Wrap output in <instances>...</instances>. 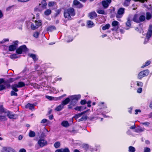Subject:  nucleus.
Returning a JSON list of instances; mask_svg holds the SVG:
<instances>
[{
    "label": "nucleus",
    "instance_id": "38",
    "mask_svg": "<svg viewBox=\"0 0 152 152\" xmlns=\"http://www.w3.org/2000/svg\"><path fill=\"white\" fill-rule=\"evenodd\" d=\"M126 25L127 26L130 27L131 26V21L130 18L129 17L127 18V21L126 23Z\"/></svg>",
    "mask_w": 152,
    "mask_h": 152
},
{
    "label": "nucleus",
    "instance_id": "17",
    "mask_svg": "<svg viewBox=\"0 0 152 152\" xmlns=\"http://www.w3.org/2000/svg\"><path fill=\"white\" fill-rule=\"evenodd\" d=\"M86 113H87V111H84L80 113L76 114L74 116V118L76 119H77L80 117L82 115Z\"/></svg>",
    "mask_w": 152,
    "mask_h": 152
},
{
    "label": "nucleus",
    "instance_id": "18",
    "mask_svg": "<svg viewBox=\"0 0 152 152\" xmlns=\"http://www.w3.org/2000/svg\"><path fill=\"white\" fill-rule=\"evenodd\" d=\"M16 46L15 45H12L9 46V50L10 51H14L16 48Z\"/></svg>",
    "mask_w": 152,
    "mask_h": 152
},
{
    "label": "nucleus",
    "instance_id": "36",
    "mask_svg": "<svg viewBox=\"0 0 152 152\" xmlns=\"http://www.w3.org/2000/svg\"><path fill=\"white\" fill-rule=\"evenodd\" d=\"M97 12L99 14H103V15H105V14L104 11L103 10H97Z\"/></svg>",
    "mask_w": 152,
    "mask_h": 152
},
{
    "label": "nucleus",
    "instance_id": "44",
    "mask_svg": "<svg viewBox=\"0 0 152 152\" xmlns=\"http://www.w3.org/2000/svg\"><path fill=\"white\" fill-rule=\"evenodd\" d=\"M16 92L12 91L11 92V96H18V94L17 93L15 92Z\"/></svg>",
    "mask_w": 152,
    "mask_h": 152
},
{
    "label": "nucleus",
    "instance_id": "26",
    "mask_svg": "<svg viewBox=\"0 0 152 152\" xmlns=\"http://www.w3.org/2000/svg\"><path fill=\"white\" fill-rule=\"evenodd\" d=\"M132 20L134 22L139 23V18H138L137 15H134Z\"/></svg>",
    "mask_w": 152,
    "mask_h": 152
},
{
    "label": "nucleus",
    "instance_id": "23",
    "mask_svg": "<svg viewBox=\"0 0 152 152\" xmlns=\"http://www.w3.org/2000/svg\"><path fill=\"white\" fill-rule=\"evenodd\" d=\"M145 130V129L144 128H142L140 127H138L137 128H136L135 129V132H141L143 131H144Z\"/></svg>",
    "mask_w": 152,
    "mask_h": 152
},
{
    "label": "nucleus",
    "instance_id": "62",
    "mask_svg": "<svg viewBox=\"0 0 152 152\" xmlns=\"http://www.w3.org/2000/svg\"><path fill=\"white\" fill-rule=\"evenodd\" d=\"M80 107H79V106H77L75 107L74 109L76 110L80 111L81 110Z\"/></svg>",
    "mask_w": 152,
    "mask_h": 152
},
{
    "label": "nucleus",
    "instance_id": "43",
    "mask_svg": "<svg viewBox=\"0 0 152 152\" xmlns=\"http://www.w3.org/2000/svg\"><path fill=\"white\" fill-rule=\"evenodd\" d=\"M151 37H148L147 36V35L146 34V38H145V41H144V44H146V43H147L149 40V38H150Z\"/></svg>",
    "mask_w": 152,
    "mask_h": 152
},
{
    "label": "nucleus",
    "instance_id": "27",
    "mask_svg": "<svg viewBox=\"0 0 152 152\" xmlns=\"http://www.w3.org/2000/svg\"><path fill=\"white\" fill-rule=\"evenodd\" d=\"M87 25L89 28H91L94 26L93 22L91 20H88L87 21Z\"/></svg>",
    "mask_w": 152,
    "mask_h": 152
},
{
    "label": "nucleus",
    "instance_id": "41",
    "mask_svg": "<svg viewBox=\"0 0 152 152\" xmlns=\"http://www.w3.org/2000/svg\"><path fill=\"white\" fill-rule=\"evenodd\" d=\"M6 88V86L5 85H0V91L4 90Z\"/></svg>",
    "mask_w": 152,
    "mask_h": 152
},
{
    "label": "nucleus",
    "instance_id": "54",
    "mask_svg": "<svg viewBox=\"0 0 152 152\" xmlns=\"http://www.w3.org/2000/svg\"><path fill=\"white\" fill-rule=\"evenodd\" d=\"M39 35V33L38 32H35L34 34V36L36 38H38Z\"/></svg>",
    "mask_w": 152,
    "mask_h": 152
},
{
    "label": "nucleus",
    "instance_id": "12",
    "mask_svg": "<svg viewBox=\"0 0 152 152\" xmlns=\"http://www.w3.org/2000/svg\"><path fill=\"white\" fill-rule=\"evenodd\" d=\"M35 106V105L34 104L28 103L25 106V107L26 108H29L31 110H33L34 109V106Z\"/></svg>",
    "mask_w": 152,
    "mask_h": 152
},
{
    "label": "nucleus",
    "instance_id": "45",
    "mask_svg": "<svg viewBox=\"0 0 152 152\" xmlns=\"http://www.w3.org/2000/svg\"><path fill=\"white\" fill-rule=\"evenodd\" d=\"M151 150L150 148L148 147H145L144 148V152H150Z\"/></svg>",
    "mask_w": 152,
    "mask_h": 152
},
{
    "label": "nucleus",
    "instance_id": "30",
    "mask_svg": "<svg viewBox=\"0 0 152 152\" xmlns=\"http://www.w3.org/2000/svg\"><path fill=\"white\" fill-rule=\"evenodd\" d=\"M110 26L109 24H107L105 25L102 28V29L103 30H105L108 29L110 27Z\"/></svg>",
    "mask_w": 152,
    "mask_h": 152
},
{
    "label": "nucleus",
    "instance_id": "51",
    "mask_svg": "<svg viewBox=\"0 0 152 152\" xmlns=\"http://www.w3.org/2000/svg\"><path fill=\"white\" fill-rule=\"evenodd\" d=\"M83 147L86 150H87L88 148V145L87 144H84L83 145Z\"/></svg>",
    "mask_w": 152,
    "mask_h": 152
},
{
    "label": "nucleus",
    "instance_id": "58",
    "mask_svg": "<svg viewBox=\"0 0 152 152\" xmlns=\"http://www.w3.org/2000/svg\"><path fill=\"white\" fill-rule=\"evenodd\" d=\"M137 85L138 86H143V83L140 82H137Z\"/></svg>",
    "mask_w": 152,
    "mask_h": 152
},
{
    "label": "nucleus",
    "instance_id": "60",
    "mask_svg": "<svg viewBox=\"0 0 152 152\" xmlns=\"http://www.w3.org/2000/svg\"><path fill=\"white\" fill-rule=\"evenodd\" d=\"M18 41H15L13 42V43H14V44L13 45H15V46H16V48L18 46Z\"/></svg>",
    "mask_w": 152,
    "mask_h": 152
},
{
    "label": "nucleus",
    "instance_id": "56",
    "mask_svg": "<svg viewBox=\"0 0 152 152\" xmlns=\"http://www.w3.org/2000/svg\"><path fill=\"white\" fill-rule=\"evenodd\" d=\"M9 39H4L2 41L0 42V43L2 44L6 42L9 41Z\"/></svg>",
    "mask_w": 152,
    "mask_h": 152
},
{
    "label": "nucleus",
    "instance_id": "35",
    "mask_svg": "<svg viewBox=\"0 0 152 152\" xmlns=\"http://www.w3.org/2000/svg\"><path fill=\"white\" fill-rule=\"evenodd\" d=\"M51 12V11L50 10H47L44 12V14L48 16L50 15Z\"/></svg>",
    "mask_w": 152,
    "mask_h": 152
},
{
    "label": "nucleus",
    "instance_id": "4",
    "mask_svg": "<svg viewBox=\"0 0 152 152\" xmlns=\"http://www.w3.org/2000/svg\"><path fill=\"white\" fill-rule=\"evenodd\" d=\"M149 73V71L148 70L142 71L139 73L138 75V78L139 79H141L143 77L148 75Z\"/></svg>",
    "mask_w": 152,
    "mask_h": 152
},
{
    "label": "nucleus",
    "instance_id": "19",
    "mask_svg": "<svg viewBox=\"0 0 152 152\" xmlns=\"http://www.w3.org/2000/svg\"><path fill=\"white\" fill-rule=\"evenodd\" d=\"M61 125L65 127H68L69 126V123L66 121H63L61 123Z\"/></svg>",
    "mask_w": 152,
    "mask_h": 152
},
{
    "label": "nucleus",
    "instance_id": "55",
    "mask_svg": "<svg viewBox=\"0 0 152 152\" xmlns=\"http://www.w3.org/2000/svg\"><path fill=\"white\" fill-rule=\"evenodd\" d=\"M80 104L82 105H84L86 103V100H83L81 101Z\"/></svg>",
    "mask_w": 152,
    "mask_h": 152
},
{
    "label": "nucleus",
    "instance_id": "50",
    "mask_svg": "<svg viewBox=\"0 0 152 152\" xmlns=\"http://www.w3.org/2000/svg\"><path fill=\"white\" fill-rule=\"evenodd\" d=\"M55 3L54 2L51 1L48 4V5L49 7H52L54 6Z\"/></svg>",
    "mask_w": 152,
    "mask_h": 152
},
{
    "label": "nucleus",
    "instance_id": "63",
    "mask_svg": "<svg viewBox=\"0 0 152 152\" xmlns=\"http://www.w3.org/2000/svg\"><path fill=\"white\" fill-rule=\"evenodd\" d=\"M14 80H15L14 79V78H11L9 79L8 80V82L11 83V82H13L14 81Z\"/></svg>",
    "mask_w": 152,
    "mask_h": 152
},
{
    "label": "nucleus",
    "instance_id": "49",
    "mask_svg": "<svg viewBox=\"0 0 152 152\" xmlns=\"http://www.w3.org/2000/svg\"><path fill=\"white\" fill-rule=\"evenodd\" d=\"M129 2H127V1H126L125 0V1L123 5L124 6H128L129 4Z\"/></svg>",
    "mask_w": 152,
    "mask_h": 152
},
{
    "label": "nucleus",
    "instance_id": "28",
    "mask_svg": "<svg viewBox=\"0 0 152 152\" xmlns=\"http://www.w3.org/2000/svg\"><path fill=\"white\" fill-rule=\"evenodd\" d=\"M35 25L37 26V27L38 28L42 25V21L41 20H39L38 21H35Z\"/></svg>",
    "mask_w": 152,
    "mask_h": 152
},
{
    "label": "nucleus",
    "instance_id": "10",
    "mask_svg": "<svg viewBox=\"0 0 152 152\" xmlns=\"http://www.w3.org/2000/svg\"><path fill=\"white\" fill-rule=\"evenodd\" d=\"M97 15L95 12H91L88 14V17L91 19H92L96 17Z\"/></svg>",
    "mask_w": 152,
    "mask_h": 152
},
{
    "label": "nucleus",
    "instance_id": "2",
    "mask_svg": "<svg viewBox=\"0 0 152 152\" xmlns=\"http://www.w3.org/2000/svg\"><path fill=\"white\" fill-rule=\"evenodd\" d=\"M75 15V12L74 9L70 7L68 9H65L64 12V16L65 18L68 19H71V16H73Z\"/></svg>",
    "mask_w": 152,
    "mask_h": 152
},
{
    "label": "nucleus",
    "instance_id": "1",
    "mask_svg": "<svg viewBox=\"0 0 152 152\" xmlns=\"http://www.w3.org/2000/svg\"><path fill=\"white\" fill-rule=\"evenodd\" d=\"M80 95H75L69 96L70 104L68 105V109H71L75 106L78 100L80 98Z\"/></svg>",
    "mask_w": 152,
    "mask_h": 152
},
{
    "label": "nucleus",
    "instance_id": "5",
    "mask_svg": "<svg viewBox=\"0 0 152 152\" xmlns=\"http://www.w3.org/2000/svg\"><path fill=\"white\" fill-rule=\"evenodd\" d=\"M6 115L10 119H16L18 116L16 114H13L12 112L7 110L5 113Z\"/></svg>",
    "mask_w": 152,
    "mask_h": 152
},
{
    "label": "nucleus",
    "instance_id": "53",
    "mask_svg": "<svg viewBox=\"0 0 152 152\" xmlns=\"http://www.w3.org/2000/svg\"><path fill=\"white\" fill-rule=\"evenodd\" d=\"M63 152H70V151L68 148H66L64 149L63 148Z\"/></svg>",
    "mask_w": 152,
    "mask_h": 152
},
{
    "label": "nucleus",
    "instance_id": "9",
    "mask_svg": "<svg viewBox=\"0 0 152 152\" xmlns=\"http://www.w3.org/2000/svg\"><path fill=\"white\" fill-rule=\"evenodd\" d=\"M73 3L74 5L77 6L78 8H80L83 7V5L77 0H74Z\"/></svg>",
    "mask_w": 152,
    "mask_h": 152
},
{
    "label": "nucleus",
    "instance_id": "22",
    "mask_svg": "<svg viewBox=\"0 0 152 152\" xmlns=\"http://www.w3.org/2000/svg\"><path fill=\"white\" fill-rule=\"evenodd\" d=\"M145 19V17L144 15H140L139 18V23L144 21Z\"/></svg>",
    "mask_w": 152,
    "mask_h": 152
},
{
    "label": "nucleus",
    "instance_id": "16",
    "mask_svg": "<svg viewBox=\"0 0 152 152\" xmlns=\"http://www.w3.org/2000/svg\"><path fill=\"white\" fill-rule=\"evenodd\" d=\"M25 85L24 83L22 81L19 82L18 84H15V86L17 88L23 87L25 86Z\"/></svg>",
    "mask_w": 152,
    "mask_h": 152
},
{
    "label": "nucleus",
    "instance_id": "25",
    "mask_svg": "<svg viewBox=\"0 0 152 152\" xmlns=\"http://www.w3.org/2000/svg\"><path fill=\"white\" fill-rule=\"evenodd\" d=\"M63 107L64 106L61 103L56 108L55 110L57 111H59L61 110Z\"/></svg>",
    "mask_w": 152,
    "mask_h": 152
},
{
    "label": "nucleus",
    "instance_id": "48",
    "mask_svg": "<svg viewBox=\"0 0 152 152\" xmlns=\"http://www.w3.org/2000/svg\"><path fill=\"white\" fill-rule=\"evenodd\" d=\"M151 62L150 61H148L145 62V65H143L142 67H145L148 66L150 64Z\"/></svg>",
    "mask_w": 152,
    "mask_h": 152
},
{
    "label": "nucleus",
    "instance_id": "40",
    "mask_svg": "<svg viewBox=\"0 0 152 152\" xmlns=\"http://www.w3.org/2000/svg\"><path fill=\"white\" fill-rule=\"evenodd\" d=\"M7 120V118L5 116L0 115V121H4Z\"/></svg>",
    "mask_w": 152,
    "mask_h": 152
},
{
    "label": "nucleus",
    "instance_id": "7",
    "mask_svg": "<svg viewBox=\"0 0 152 152\" xmlns=\"http://www.w3.org/2000/svg\"><path fill=\"white\" fill-rule=\"evenodd\" d=\"M2 152H16L15 150L10 147L3 148Z\"/></svg>",
    "mask_w": 152,
    "mask_h": 152
},
{
    "label": "nucleus",
    "instance_id": "3",
    "mask_svg": "<svg viewBox=\"0 0 152 152\" xmlns=\"http://www.w3.org/2000/svg\"><path fill=\"white\" fill-rule=\"evenodd\" d=\"M27 49L26 46L23 45L20 46L16 50V53L18 54H21L23 52H25L27 51Z\"/></svg>",
    "mask_w": 152,
    "mask_h": 152
},
{
    "label": "nucleus",
    "instance_id": "14",
    "mask_svg": "<svg viewBox=\"0 0 152 152\" xmlns=\"http://www.w3.org/2000/svg\"><path fill=\"white\" fill-rule=\"evenodd\" d=\"M102 4L103 7L104 8H107L109 5L110 4L108 3L105 0L101 2Z\"/></svg>",
    "mask_w": 152,
    "mask_h": 152
},
{
    "label": "nucleus",
    "instance_id": "20",
    "mask_svg": "<svg viewBox=\"0 0 152 152\" xmlns=\"http://www.w3.org/2000/svg\"><path fill=\"white\" fill-rule=\"evenodd\" d=\"M56 27L54 26H50L48 27L47 28L48 31H52L54 30H56Z\"/></svg>",
    "mask_w": 152,
    "mask_h": 152
},
{
    "label": "nucleus",
    "instance_id": "59",
    "mask_svg": "<svg viewBox=\"0 0 152 152\" xmlns=\"http://www.w3.org/2000/svg\"><path fill=\"white\" fill-rule=\"evenodd\" d=\"M46 97L49 100H51L52 99L53 97L51 96H46Z\"/></svg>",
    "mask_w": 152,
    "mask_h": 152
},
{
    "label": "nucleus",
    "instance_id": "42",
    "mask_svg": "<svg viewBox=\"0 0 152 152\" xmlns=\"http://www.w3.org/2000/svg\"><path fill=\"white\" fill-rule=\"evenodd\" d=\"M10 58L11 59L16 58H18V57L16 54H13L10 56Z\"/></svg>",
    "mask_w": 152,
    "mask_h": 152
},
{
    "label": "nucleus",
    "instance_id": "46",
    "mask_svg": "<svg viewBox=\"0 0 152 152\" xmlns=\"http://www.w3.org/2000/svg\"><path fill=\"white\" fill-rule=\"evenodd\" d=\"M31 28L32 29L34 30L38 28V27H37V26L36 25H34L33 23H32L31 24Z\"/></svg>",
    "mask_w": 152,
    "mask_h": 152
},
{
    "label": "nucleus",
    "instance_id": "57",
    "mask_svg": "<svg viewBox=\"0 0 152 152\" xmlns=\"http://www.w3.org/2000/svg\"><path fill=\"white\" fill-rule=\"evenodd\" d=\"M142 91V88H139L137 91V92L139 93H140Z\"/></svg>",
    "mask_w": 152,
    "mask_h": 152
},
{
    "label": "nucleus",
    "instance_id": "6",
    "mask_svg": "<svg viewBox=\"0 0 152 152\" xmlns=\"http://www.w3.org/2000/svg\"><path fill=\"white\" fill-rule=\"evenodd\" d=\"M38 143L40 147H42L46 145L47 142L46 141L43 139H40L38 142Z\"/></svg>",
    "mask_w": 152,
    "mask_h": 152
},
{
    "label": "nucleus",
    "instance_id": "32",
    "mask_svg": "<svg viewBox=\"0 0 152 152\" xmlns=\"http://www.w3.org/2000/svg\"><path fill=\"white\" fill-rule=\"evenodd\" d=\"M129 151L130 152H135V149L133 146H130L129 148Z\"/></svg>",
    "mask_w": 152,
    "mask_h": 152
},
{
    "label": "nucleus",
    "instance_id": "34",
    "mask_svg": "<svg viewBox=\"0 0 152 152\" xmlns=\"http://www.w3.org/2000/svg\"><path fill=\"white\" fill-rule=\"evenodd\" d=\"M7 110L4 109L2 106H0V113H6Z\"/></svg>",
    "mask_w": 152,
    "mask_h": 152
},
{
    "label": "nucleus",
    "instance_id": "39",
    "mask_svg": "<svg viewBox=\"0 0 152 152\" xmlns=\"http://www.w3.org/2000/svg\"><path fill=\"white\" fill-rule=\"evenodd\" d=\"M146 19L147 20H149L151 18V14L149 12H147L146 13Z\"/></svg>",
    "mask_w": 152,
    "mask_h": 152
},
{
    "label": "nucleus",
    "instance_id": "8",
    "mask_svg": "<svg viewBox=\"0 0 152 152\" xmlns=\"http://www.w3.org/2000/svg\"><path fill=\"white\" fill-rule=\"evenodd\" d=\"M119 24V23L118 22L115 20L112 23V25L115 27L112 30V31H116L118 28V25Z\"/></svg>",
    "mask_w": 152,
    "mask_h": 152
},
{
    "label": "nucleus",
    "instance_id": "61",
    "mask_svg": "<svg viewBox=\"0 0 152 152\" xmlns=\"http://www.w3.org/2000/svg\"><path fill=\"white\" fill-rule=\"evenodd\" d=\"M47 121V119H43L41 121V123L44 124V123H46Z\"/></svg>",
    "mask_w": 152,
    "mask_h": 152
},
{
    "label": "nucleus",
    "instance_id": "24",
    "mask_svg": "<svg viewBox=\"0 0 152 152\" xmlns=\"http://www.w3.org/2000/svg\"><path fill=\"white\" fill-rule=\"evenodd\" d=\"M28 55L30 57L32 58L34 61H36L37 60L38 58H37L36 55L31 53L29 54Z\"/></svg>",
    "mask_w": 152,
    "mask_h": 152
},
{
    "label": "nucleus",
    "instance_id": "29",
    "mask_svg": "<svg viewBox=\"0 0 152 152\" xmlns=\"http://www.w3.org/2000/svg\"><path fill=\"white\" fill-rule=\"evenodd\" d=\"M35 136V132L33 131L30 130L29 133V136L30 137H33Z\"/></svg>",
    "mask_w": 152,
    "mask_h": 152
},
{
    "label": "nucleus",
    "instance_id": "47",
    "mask_svg": "<svg viewBox=\"0 0 152 152\" xmlns=\"http://www.w3.org/2000/svg\"><path fill=\"white\" fill-rule=\"evenodd\" d=\"M15 6V5H14L8 7L6 9V11H10L12 9V8Z\"/></svg>",
    "mask_w": 152,
    "mask_h": 152
},
{
    "label": "nucleus",
    "instance_id": "64",
    "mask_svg": "<svg viewBox=\"0 0 152 152\" xmlns=\"http://www.w3.org/2000/svg\"><path fill=\"white\" fill-rule=\"evenodd\" d=\"M55 152H63V148L57 149L56 150Z\"/></svg>",
    "mask_w": 152,
    "mask_h": 152
},
{
    "label": "nucleus",
    "instance_id": "31",
    "mask_svg": "<svg viewBox=\"0 0 152 152\" xmlns=\"http://www.w3.org/2000/svg\"><path fill=\"white\" fill-rule=\"evenodd\" d=\"M87 118V116L86 115H83L82 118L78 119V121H86Z\"/></svg>",
    "mask_w": 152,
    "mask_h": 152
},
{
    "label": "nucleus",
    "instance_id": "11",
    "mask_svg": "<svg viewBox=\"0 0 152 152\" xmlns=\"http://www.w3.org/2000/svg\"><path fill=\"white\" fill-rule=\"evenodd\" d=\"M146 34L147 35V36L149 37H151V36L152 35V25H150L149 26L148 31Z\"/></svg>",
    "mask_w": 152,
    "mask_h": 152
},
{
    "label": "nucleus",
    "instance_id": "52",
    "mask_svg": "<svg viewBox=\"0 0 152 152\" xmlns=\"http://www.w3.org/2000/svg\"><path fill=\"white\" fill-rule=\"evenodd\" d=\"M141 124L147 126H148L150 124V123L148 122H143Z\"/></svg>",
    "mask_w": 152,
    "mask_h": 152
},
{
    "label": "nucleus",
    "instance_id": "21",
    "mask_svg": "<svg viewBox=\"0 0 152 152\" xmlns=\"http://www.w3.org/2000/svg\"><path fill=\"white\" fill-rule=\"evenodd\" d=\"M125 9L123 8H120L118 11V14H120L123 15Z\"/></svg>",
    "mask_w": 152,
    "mask_h": 152
},
{
    "label": "nucleus",
    "instance_id": "37",
    "mask_svg": "<svg viewBox=\"0 0 152 152\" xmlns=\"http://www.w3.org/2000/svg\"><path fill=\"white\" fill-rule=\"evenodd\" d=\"M60 145V143L59 142H56L54 144V147L56 148H59Z\"/></svg>",
    "mask_w": 152,
    "mask_h": 152
},
{
    "label": "nucleus",
    "instance_id": "33",
    "mask_svg": "<svg viewBox=\"0 0 152 152\" xmlns=\"http://www.w3.org/2000/svg\"><path fill=\"white\" fill-rule=\"evenodd\" d=\"M12 88L13 89V91L15 92H18V89L17 88H17L16 86H15V84L12 85L11 86Z\"/></svg>",
    "mask_w": 152,
    "mask_h": 152
},
{
    "label": "nucleus",
    "instance_id": "15",
    "mask_svg": "<svg viewBox=\"0 0 152 152\" xmlns=\"http://www.w3.org/2000/svg\"><path fill=\"white\" fill-rule=\"evenodd\" d=\"M70 102V98L69 96L66 98L64 100L62 101V104L64 106Z\"/></svg>",
    "mask_w": 152,
    "mask_h": 152
},
{
    "label": "nucleus",
    "instance_id": "13",
    "mask_svg": "<svg viewBox=\"0 0 152 152\" xmlns=\"http://www.w3.org/2000/svg\"><path fill=\"white\" fill-rule=\"evenodd\" d=\"M46 0H43L42 1L41 3H40L39 4V7L41 6L42 8L43 9L46 8V7L47 5V4L46 2Z\"/></svg>",
    "mask_w": 152,
    "mask_h": 152
}]
</instances>
